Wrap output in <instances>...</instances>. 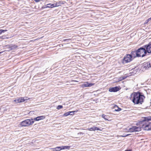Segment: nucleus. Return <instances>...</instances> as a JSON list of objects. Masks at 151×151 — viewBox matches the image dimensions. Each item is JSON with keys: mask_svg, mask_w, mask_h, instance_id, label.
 <instances>
[{"mask_svg": "<svg viewBox=\"0 0 151 151\" xmlns=\"http://www.w3.org/2000/svg\"><path fill=\"white\" fill-rule=\"evenodd\" d=\"M151 116H149L145 117L144 119L139 122L140 126H133L129 129V131L130 132H139L141 130V129H142L145 130H151Z\"/></svg>", "mask_w": 151, "mask_h": 151, "instance_id": "obj_1", "label": "nucleus"}, {"mask_svg": "<svg viewBox=\"0 0 151 151\" xmlns=\"http://www.w3.org/2000/svg\"><path fill=\"white\" fill-rule=\"evenodd\" d=\"M137 51V57H143L145 56L147 52L151 53V45L149 43L139 48Z\"/></svg>", "mask_w": 151, "mask_h": 151, "instance_id": "obj_2", "label": "nucleus"}, {"mask_svg": "<svg viewBox=\"0 0 151 151\" xmlns=\"http://www.w3.org/2000/svg\"><path fill=\"white\" fill-rule=\"evenodd\" d=\"M145 98L144 96L140 92L134 93L133 94L132 102L135 104H142Z\"/></svg>", "mask_w": 151, "mask_h": 151, "instance_id": "obj_3", "label": "nucleus"}, {"mask_svg": "<svg viewBox=\"0 0 151 151\" xmlns=\"http://www.w3.org/2000/svg\"><path fill=\"white\" fill-rule=\"evenodd\" d=\"M34 122L33 119H26L21 122L20 125L22 127H26L32 124Z\"/></svg>", "mask_w": 151, "mask_h": 151, "instance_id": "obj_4", "label": "nucleus"}, {"mask_svg": "<svg viewBox=\"0 0 151 151\" xmlns=\"http://www.w3.org/2000/svg\"><path fill=\"white\" fill-rule=\"evenodd\" d=\"M132 60L131 56L130 54H127L124 58L122 62L126 63L130 62Z\"/></svg>", "mask_w": 151, "mask_h": 151, "instance_id": "obj_5", "label": "nucleus"}, {"mask_svg": "<svg viewBox=\"0 0 151 151\" xmlns=\"http://www.w3.org/2000/svg\"><path fill=\"white\" fill-rule=\"evenodd\" d=\"M70 146H62L58 147L55 148H53V151H59L61 150L69 149L70 148Z\"/></svg>", "mask_w": 151, "mask_h": 151, "instance_id": "obj_6", "label": "nucleus"}, {"mask_svg": "<svg viewBox=\"0 0 151 151\" xmlns=\"http://www.w3.org/2000/svg\"><path fill=\"white\" fill-rule=\"evenodd\" d=\"M94 85V83H89L88 82H85L83 84L81 85V86L82 88H84L87 87H91Z\"/></svg>", "mask_w": 151, "mask_h": 151, "instance_id": "obj_7", "label": "nucleus"}, {"mask_svg": "<svg viewBox=\"0 0 151 151\" xmlns=\"http://www.w3.org/2000/svg\"><path fill=\"white\" fill-rule=\"evenodd\" d=\"M119 90V88L116 86L110 88L109 91L110 92H115L118 91Z\"/></svg>", "mask_w": 151, "mask_h": 151, "instance_id": "obj_8", "label": "nucleus"}, {"mask_svg": "<svg viewBox=\"0 0 151 151\" xmlns=\"http://www.w3.org/2000/svg\"><path fill=\"white\" fill-rule=\"evenodd\" d=\"M143 67L146 69L149 68L151 67L150 63L149 62H147L145 63L143 65Z\"/></svg>", "mask_w": 151, "mask_h": 151, "instance_id": "obj_9", "label": "nucleus"}, {"mask_svg": "<svg viewBox=\"0 0 151 151\" xmlns=\"http://www.w3.org/2000/svg\"><path fill=\"white\" fill-rule=\"evenodd\" d=\"M45 116H40L37 117L36 118H34V120L38 121L40 120L43 119L45 118Z\"/></svg>", "mask_w": 151, "mask_h": 151, "instance_id": "obj_10", "label": "nucleus"}, {"mask_svg": "<svg viewBox=\"0 0 151 151\" xmlns=\"http://www.w3.org/2000/svg\"><path fill=\"white\" fill-rule=\"evenodd\" d=\"M130 55L131 56V58H132L133 57L134 58H135L136 57H137V51H133L131 53Z\"/></svg>", "mask_w": 151, "mask_h": 151, "instance_id": "obj_11", "label": "nucleus"}, {"mask_svg": "<svg viewBox=\"0 0 151 151\" xmlns=\"http://www.w3.org/2000/svg\"><path fill=\"white\" fill-rule=\"evenodd\" d=\"M18 101L19 103H21L23 102H24V98L22 97H21L18 99Z\"/></svg>", "mask_w": 151, "mask_h": 151, "instance_id": "obj_12", "label": "nucleus"}, {"mask_svg": "<svg viewBox=\"0 0 151 151\" xmlns=\"http://www.w3.org/2000/svg\"><path fill=\"white\" fill-rule=\"evenodd\" d=\"M17 47V45H12L10 46L9 47V48L10 49V50H14Z\"/></svg>", "mask_w": 151, "mask_h": 151, "instance_id": "obj_13", "label": "nucleus"}, {"mask_svg": "<svg viewBox=\"0 0 151 151\" xmlns=\"http://www.w3.org/2000/svg\"><path fill=\"white\" fill-rule=\"evenodd\" d=\"M114 108L115 109V110L116 111H119L121 110V109L120 108L118 107L117 106L115 105L114 107Z\"/></svg>", "mask_w": 151, "mask_h": 151, "instance_id": "obj_14", "label": "nucleus"}, {"mask_svg": "<svg viewBox=\"0 0 151 151\" xmlns=\"http://www.w3.org/2000/svg\"><path fill=\"white\" fill-rule=\"evenodd\" d=\"M55 4L56 5V6H58L61 5V4H63V3L61 1H59L57 2Z\"/></svg>", "mask_w": 151, "mask_h": 151, "instance_id": "obj_15", "label": "nucleus"}, {"mask_svg": "<svg viewBox=\"0 0 151 151\" xmlns=\"http://www.w3.org/2000/svg\"><path fill=\"white\" fill-rule=\"evenodd\" d=\"M73 112H66L64 113V114L63 115V116H67L68 115H70V113H72Z\"/></svg>", "mask_w": 151, "mask_h": 151, "instance_id": "obj_16", "label": "nucleus"}, {"mask_svg": "<svg viewBox=\"0 0 151 151\" xmlns=\"http://www.w3.org/2000/svg\"><path fill=\"white\" fill-rule=\"evenodd\" d=\"M94 131H95V130L101 131V130L99 128L97 127H96L95 126H94Z\"/></svg>", "mask_w": 151, "mask_h": 151, "instance_id": "obj_17", "label": "nucleus"}, {"mask_svg": "<svg viewBox=\"0 0 151 151\" xmlns=\"http://www.w3.org/2000/svg\"><path fill=\"white\" fill-rule=\"evenodd\" d=\"M87 129L90 131H94V126L91 128Z\"/></svg>", "mask_w": 151, "mask_h": 151, "instance_id": "obj_18", "label": "nucleus"}, {"mask_svg": "<svg viewBox=\"0 0 151 151\" xmlns=\"http://www.w3.org/2000/svg\"><path fill=\"white\" fill-rule=\"evenodd\" d=\"M102 117L104 118L106 120H107L108 119L106 118V116L104 114H103L102 115Z\"/></svg>", "mask_w": 151, "mask_h": 151, "instance_id": "obj_19", "label": "nucleus"}, {"mask_svg": "<svg viewBox=\"0 0 151 151\" xmlns=\"http://www.w3.org/2000/svg\"><path fill=\"white\" fill-rule=\"evenodd\" d=\"M51 4H48L47 5V6L46 7H44V8H51Z\"/></svg>", "mask_w": 151, "mask_h": 151, "instance_id": "obj_20", "label": "nucleus"}, {"mask_svg": "<svg viewBox=\"0 0 151 151\" xmlns=\"http://www.w3.org/2000/svg\"><path fill=\"white\" fill-rule=\"evenodd\" d=\"M7 31L6 30L0 29V34L2 33H4Z\"/></svg>", "mask_w": 151, "mask_h": 151, "instance_id": "obj_21", "label": "nucleus"}, {"mask_svg": "<svg viewBox=\"0 0 151 151\" xmlns=\"http://www.w3.org/2000/svg\"><path fill=\"white\" fill-rule=\"evenodd\" d=\"M63 108V106L61 105H58L57 107V109H60Z\"/></svg>", "mask_w": 151, "mask_h": 151, "instance_id": "obj_22", "label": "nucleus"}, {"mask_svg": "<svg viewBox=\"0 0 151 151\" xmlns=\"http://www.w3.org/2000/svg\"><path fill=\"white\" fill-rule=\"evenodd\" d=\"M70 40V39H65L63 40V41H66V42H69Z\"/></svg>", "mask_w": 151, "mask_h": 151, "instance_id": "obj_23", "label": "nucleus"}, {"mask_svg": "<svg viewBox=\"0 0 151 151\" xmlns=\"http://www.w3.org/2000/svg\"><path fill=\"white\" fill-rule=\"evenodd\" d=\"M51 8L56 7L55 4H51Z\"/></svg>", "mask_w": 151, "mask_h": 151, "instance_id": "obj_24", "label": "nucleus"}, {"mask_svg": "<svg viewBox=\"0 0 151 151\" xmlns=\"http://www.w3.org/2000/svg\"><path fill=\"white\" fill-rule=\"evenodd\" d=\"M70 112H73V113H70V115H74V113L75 112H76V111H70Z\"/></svg>", "mask_w": 151, "mask_h": 151, "instance_id": "obj_25", "label": "nucleus"}, {"mask_svg": "<svg viewBox=\"0 0 151 151\" xmlns=\"http://www.w3.org/2000/svg\"><path fill=\"white\" fill-rule=\"evenodd\" d=\"M18 99H16L13 101V102H15L16 103H18Z\"/></svg>", "mask_w": 151, "mask_h": 151, "instance_id": "obj_26", "label": "nucleus"}, {"mask_svg": "<svg viewBox=\"0 0 151 151\" xmlns=\"http://www.w3.org/2000/svg\"><path fill=\"white\" fill-rule=\"evenodd\" d=\"M149 21H148V20L147 19V20H146L144 23V24H147L148 22H149Z\"/></svg>", "mask_w": 151, "mask_h": 151, "instance_id": "obj_27", "label": "nucleus"}, {"mask_svg": "<svg viewBox=\"0 0 151 151\" xmlns=\"http://www.w3.org/2000/svg\"><path fill=\"white\" fill-rule=\"evenodd\" d=\"M23 98H24V101H25V100H27L28 99H27V97H24Z\"/></svg>", "mask_w": 151, "mask_h": 151, "instance_id": "obj_28", "label": "nucleus"}, {"mask_svg": "<svg viewBox=\"0 0 151 151\" xmlns=\"http://www.w3.org/2000/svg\"><path fill=\"white\" fill-rule=\"evenodd\" d=\"M147 20H148L149 21L150 20H151V17L147 19Z\"/></svg>", "mask_w": 151, "mask_h": 151, "instance_id": "obj_29", "label": "nucleus"}, {"mask_svg": "<svg viewBox=\"0 0 151 151\" xmlns=\"http://www.w3.org/2000/svg\"><path fill=\"white\" fill-rule=\"evenodd\" d=\"M128 135V134H127V135H126V136H124H124H122V137H126Z\"/></svg>", "mask_w": 151, "mask_h": 151, "instance_id": "obj_30", "label": "nucleus"}, {"mask_svg": "<svg viewBox=\"0 0 151 151\" xmlns=\"http://www.w3.org/2000/svg\"><path fill=\"white\" fill-rule=\"evenodd\" d=\"M124 79V78H123L122 79H120V80H122V79Z\"/></svg>", "mask_w": 151, "mask_h": 151, "instance_id": "obj_31", "label": "nucleus"}, {"mask_svg": "<svg viewBox=\"0 0 151 151\" xmlns=\"http://www.w3.org/2000/svg\"><path fill=\"white\" fill-rule=\"evenodd\" d=\"M79 134H83V133H80Z\"/></svg>", "mask_w": 151, "mask_h": 151, "instance_id": "obj_32", "label": "nucleus"}, {"mask_svg": "<svg viewBox=\"0 0 151 151\" xmlns=\"http://www.w3.org/2000/svg\"><path fill=\"white\" fill-rule=\"evenodd\" d=\"M99 125V124H96V126H98V125Z\"/></svg>", "mask_w": 151, "mask_h": 151, "instance_id": "obj_33", "label": "nucleus"}, {"mask_svg": "<svg viewBox=\"0 0 151 151\" xmlns=\"http://www.w3.org/2000/svg\"><path fill=\"white\" fill-rule=\"evenodd\" d=\"M150 45H151V42H150Z\"/></svg>", "mask_w": 151, "mask_h": 151, "instance_id": "obj_34", "label": "nucleus"}, {"mask_svg": "<svg viewBox=\"0 0 151 151\" xmlns=\"http://www.w3.org/2000/svg\"><path fill=\"white\" fill-rule=\"evenodd\" d=\"M1 52H0V54L1 53Z\"/></svg>", "mask_w": 151, "mask_h": 151, "instance_id": "obj_35", "label": "nucleus"}]
</instances>
